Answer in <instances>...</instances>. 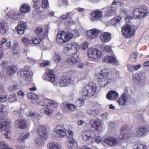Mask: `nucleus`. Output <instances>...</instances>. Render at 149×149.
<instances>
[{"label":"nucleus","instance_id":"nucleus-1","mask_svg":"<svg viewBox=\"0 0 149 149\" xmlns=\"http://www.w3.org/2000/svg\"><path fill=\"white\" fill-rule=\"evenodd\" d=\"M148 14V8L145 6H143L139 8H136L132 11L133 16L136 19H141L146 17Z\"/></svg>","mask_w":149,"mask_h":149},{"label":"nucleus","instance_id":"nucleus-2","mask_svg":"<svg viewBox=\"0 0 149 149\" xmlns=\"http://www.w3.org/2000/svg\"><path fill=\"white\" fill-rule=\"evenodd\" d=\"M97 86L93 82H89L86 85L82 92L85 96L91 97L94 95L97 91Z\"/></svg>","mask_w":149,"mask_h":149},{"label":"nucleus","instance_id":"nucleus-3","mask_svg":"<svg viewBox=\"0 0 149 149\" xmlns=\"http://www.w3.org/2000/svg\"><path fill=\"white\" fill-rule=\"evenodd\" d=\"M79 45L75 42H72L68 44L65 47V54L70 56L76 54L79 49Z\"/></svg>","mask_w":149,"mask_h":149},{"label":"nucleus","instance_id":"nucleus-4","mask_svg":"<svg viewBox=\"0 0 149 149\" xmlns=\"http://www.w3.org/2000/svg\"><path fill=\"white\" fill-rule=\"evenodd\" d=\"M122 35L126 38H130L135 35L134 30L132 29L131 25L127 24H125L121 30Z\"/></svg>","mask_w":149,"mask_h":149},{"label":"nucleus","instance_id":"nucleus-5","mask_svg":"<svg viewBox=\"0 0 149 149\" xmlns=\"http://www.w3.org/2000/svg\"><path fill=\"white\" fill-rule=\"evenodd\" d=\"M120 132V135L119 138L120 141L125 140H127L131 136V134L128 128V126L126 125H123L121 127Z\"/></svg>","mask_w":149,"mask_h":149},{"label":"nucleus","instance_id":"nucleus-6","mask_svg":"<svg viewBox=\"0 0 149 149\" xmlns=\"http://www.w3.org/2000/svg\"><path fill=\"white\" fill-rule=\"evenodd\" d=\"M102 55V53L101 51L93 48H89L88 51V57L93 59L100 58Z\"/></svg>","mask_w":149,"mask_h":149},{"label":"nucleus","instance_id":"nucleus-7","mask_svg":"<svg viewBox=\"0 0 149 149\" xmlns=\"http://www.w3.org/2000/svg\"><path fill=\"white\" fill-rule=\"evenodd\" d=\"M66 135L68 138L69 149H74L76 148L77 143L75 142L74 139L73 138V133L72 131L70 130L68 131Z\"/></svg>","mask_w":149,"mask_h":149},{"label":"nucleus","instance_id":"nucleus-8","mask_svg":"<svg viewBox=\"0 0 149 149\" xmlns=\"http://www.w3.org/2000/svg\"><path fill=\"white\" fill-rule=\"evenodd\" d=\"M49 26H46L44 30L42 27H37L35 30L36 34L38 37H40L41 38H46L48 36V33H49Z\"/></svg>","mask_w":149,"mask_h":149},{"label":"nucleus","instance_id":"nucleus-9","mask_svg":"<svg viewBox=\"0 0 149 149\" xmlns=\"http://www.w3.org/2000/svg\"><path fill=\"white\" fill-rule=\"evenodd\" d=\"M72 78L70 75L61 76L58 81V84L61 87L68 86L71 83Z\"/></svg>","mask_w":149,"mask_h":149},{"label":"nucleus","instance_id":"nucleus-10","mask_svg":"<svg viewBox=\"0 0 149 149\" xmlns=\"http://www.w3.org/2000/svg\"><path fill=\"white\" fill-rule=\"evenodd\" d=\"M98 79V82L101 87H104L108 84L112 82L114 80L113 77H111L110 78H106L97 77Z\"/></svg>","mask_w":149,"mask_h":149},{"label":"nucleus","instance_id":"nucleus-11","mask_svg":"<svg viewBox=\"0 0 149 149\" xmlns=\"http://www.w3.org/2000/svg\"><path fill=\"white\" fill-rule=\"evenodd\" d=\"M102 61L103 62L115 65H118L119 63L115 56H105L102 59Z\"/></svg>","mask_w":149,"mask_h":149},{"label":"nucleus","instance_id":"nucleus-12","mask_svg":"<svg viewBox=\"0 0 149 149\" xmlns=\"http://www.w3.org/2000/svg\"><path fill=\"white\" fill-rule=\"evenodd\" d=\"M127 91H124L123 94L117 100L118 104L121 106H125L128 100V96L127 95Z\"/></svg>","mask_w":149,"mask_h":149},{"label":"nucleus","instance_id":"nucleus-13","mask_svg":"<svg viewBox=\"0 0 149 149\" xmlns=\"http://www.w3.org/2000/svg\"><path fill=\"white\" fill-rule=\"evenodd\" d=\"M10 121L8 119H6L4 116H1L0 117V132L2 131L3 128L4 127V128L6 127L10 128ZM9 129H8L9 130Z\"/></svg>","mask_w":149,"mask_h":149},{"label":"nucleus","instance_id":"nucleus-14","mask_svg":"<svg viewBox=\"0 0 149 149\" xmlns=\"http://www.w3.org/2000/svg\"><path fill=\"white\" fill-rule=\"evenodd\" d=\"M43 79L48 81L54 82L55 80V77L54 72L52 70H49L46 74L43 75Z\"/></svg>","mask_w":149,"mask_h":149},{"label":"nucleus","instance_id":"nucleus-15","mask_svg":"<svg viewBox=\"0 0 149 149\" xmlns=\"http://www.w3.org/2000/svg\"><path fill=\"white\" fill-rule=\"evenodd\" d=\"M91 15V19L92 21L100 20L102 18L103 14L101 11L95 10L92 13Z\"/></svg>","mask_w":149,"mask_h":149},{"label":"nucleus","instance_id":"nucleus-16","mask_svg":"<svg viewBox=\"0 0 149 149\" xmlns=\"http://www.w3.org/2000/svg\"><path fill=\"white\" fill-rule=\"evenodd\" d=\"M57 35L60 38H63L67 41H68L70 39L73 38V35L71 33H67L63 31H61L59 32Z\"/></svg>","mask_w":149,"mask_h":149},{"label":"nucleus","instance_id":"nucleus-17","mask_svg":"<svg viewBox=\"0 0 149 149\" xmlns=\"http://www.w3.org/2000/svg\"><path fill=\"white\" fill-rule=\"evenodd\" d=\"M113 77L112 75L109 72V70L106 68L102 69L98 75L97 77L106 78H110L111 77Z\"/></svg>","mask_w":149,"mask_h":149},{"label":"nucleus","instance_id":"nucleus-18","mask_svg":"<svg viewBox=\"0 0 149 149\" xmlns=\"http://www.w3.org/2000/svg\"><path fill=\"white\" fill-rule=\"evenodd\" d=\"M38 132L40 136L43 139H46L47 138V131L43 125H40L38 128Z\"/></svg>","mask_w":149,"mask_h":149},{"label":"nucleus","instance_id":"nucleus-19","mask_svg":"<svg viewBox=\"0 0 149 149\" xmlns=\"http://www.w3.org/2000/svg\"><path fill=\"white\" fill-rule=\"evenodd\" d=\"M118 94L114 91H109L106 95L107 98L109 100H115L117 99Z\"/></svg>","mask_w":149,"mask_h":149},{"label":"nucleus","instance_id":"nucleus-20","mask_svg":"<svg viewBox=\"0 0 149 149\" xmlns=\"http://www.w3.org/2000/svg\"><path fill=\"white\" fill-rule=\"evenodd\" d=\"M100 38L102 42L104 43L108 42L111 39V35L108 32H103L101 35Z\"/></svg>","mask_w":149,"mask_h":149},{"label":"nucleus","instance_id":"nucleus-21","mask_svg":"<svg viewBox=\"0 0 149 149\" xmlns=\"http://www.w3.org/2000/svg\"><path fill=\"white\" fill-rule=\"evenodd\" d=\"M81 135L83 139L86 142L89 141L92 143L91 141L93 139V138L91 136V134L89 131H84L81 133Z\"/></svg>","mask_w":149,"mask_h":149},{"label":"nucleus","instance_id":"nucleus-22","mask_svg":"<svg viewBox=\"0 0 149 149\" xmlns=\"http://www.w3.org/2000/svg\"><path fill=\"white\" fill-rule=\"evenodd\" d=\"M15 126L17 128L20 129L26 128L27 126L26 120L19 119L15 121Z\"/></svg>","mask_w":149,"mask_h":149},{"label":"nucleus","instance_id":"nucleus-23","mask_svg":"<svg viewBox=\"0 0 149 149\" xmlns=\"http://www.w3.org/2000/svg\"><path fill=\"white\" fill-rule=\"evenodd\" d=\"M148 132L147 127L145 126H142L139 127L136 132V134L139 137H141L146 135V133Z\"/></svg>","mask_w":149,"mask_h":149},{"label":"nucleus","instance_id":"nucleus-24","mask_svg":"<svg viewBox=\"0 0 149 149\" xmlns=\"http://www.w3.org/2000/svg\"><path fill=\"white\" fill-rule=\"evenodd\" d=\"M26 23L23 21H21L19 22V24L17 27V32L19 34H22L26 28Z\"/></svg>","mask_w":149,"mask_h":149},{"label":"nucleus","instance_id":"nucleus-25","mask_svg":"<svg viewBox=\"0 0 149 149\" xmlns=\"http://www.w3.org/2000/svg\"><path fill=\"white\" fill-rule=\"evenodd\" d=\"M104 142L111 146H113L116 145L118 142L116 138L111 137L105 138L104 140Z\"/></svg>","mask_w":149,"mask_h":149},{"label":"nucleus","instance_id":"nucleus-26","mask_svg":"<svg viewBox=\"0 0 149 149\" xmlns=\"http://www.w3.org/2000/svg\"><path fill=\"white\" fill-rule=\"evenodd\" d=\"M19 74L24 78H28L30 75V72L29 69L25 68L20 69L18 72Z\"/></svg>","mask_w":149,"mask_h":149},{"label":"nucleus","instance_id":"nucleus-27","mask_svg":"<svg viewBox=\"0 0 149 149\" xmlns=\"http://www.w3.org/2000/svg\"><path fill=\"white\" fill-rule=\"evenodd\" d=\"M63 105L64 108H67L69 110L72 111H75L77 109L76 106L72 104L65 102L63 103Z\"/></svg>","mask_w":149,"mask_h":149},{"label":"nucleus","instance_id":"nucleus-28","mask_svg":"<svg viewBox=\"0 0 149 149\" xmlns=\"http://www.w3.org/2000/svg\"><path fill=\"white\" fill-rule=\"evenodd\" d=\"M99 33V31L95 29H93L87 31V37L91 39L95 37Z\"/></svg>","mask_w":149,"mask_h":149},{"label":"nucleus","instance_id":"nucleus-29","mask_svg":"<svg viewBox=\"0 0 149 149\" xmlns=\"http://www.w3.org/2000/svg\"><path fill=\"white\" fill-rule=\"evenodd\" d=\"M53 60L54 62L56 64L61 63L62 61V58L61 56L58 53L55 52L53 58Z\"/></svg>","mask_w":149,"mask_h":149},{"label":"nucleus","instance_id":"nucleus-30","mask_svg":"<svg viewBox=\"0 0 149 149\" xmlns=\"http://www.w3.org/2000/svg\"><path fill=\"white\" fill-rule=\"evenodd\" d=\"M30 7L28 4L24 3L23 4L20 8V10L24 13H28L30 11Z\"/></svg>","mask_w":149,"mask_h":149},{"label":"nucleus","instance_id":"nucleus-31","mask_svg":"<svg viewBox=\"0 0 149 149\" xmlns=\"http://www.w3.org/2000/svg\"><path fill=\"white\" fill-rule=\"evenodd\" d=\"M54 131L59 137L63 138L66 135V131L65 128L56 130Z\"/></svg>","mask_w":149,"mask_h":149},{"label":"nucleus","instance_id":"nucleus-32","mask_svg":"<svg viewBox=\"0 0 149 149\" xmlns=\"http://www.w3.org/2000/svg\"><path fill=\"white\" fill-rule=\"evenodd\" d=\"M17 68L13 65L9 66L7 69V72L9 75L13 74L16 72Z\"/></svg>","mask_w":149,"mask_h":149},{"label":"nucleus","instance_id":"nucleus-33","mask_svg":"<svg viewBox=\"0 0 149 149\" xmlns=\"http://www.w3.org/2000/svg\"><path fill=\"white\" fill-rule=\"evenodd\" d=\"M67 61L68 64L73 65L77 62V58L74 56H71L67 59Z\"/></svg>","mask_w":149,"mask_h":149},{"label":"nucleus","instance_id":"nucleus-34","mask_svg":"<svg viewBox=\"0 0 149 149\" xmlns=\"http://www.w3.org/2000/svg\"><path fill=\"white\" fill-rule=\"evenodd\" d=\"M91 126L95 128V129L97 130L100 126L101 125V122L98 120H91L90 121Z\"/></svg>","mask_w":149,"mask_h":149},{"label":"nucleus","instance_id":"nucleus-35","mask_svg":"<svg viewBox=\"0 0 149 149\" xmlns=\"http://www.w3.org/2000/svg\"><path fill=\"white\" fill-rule=\"evenodd\" d=\"M121 20V17L119 16H116L113 18L111 19V22L112 25L116 26L117 24H120Z\"/></svg>","mask_w":149,"mask_h":149},{"label":"nucleus","instance_id":"nucleus-36","mask_svg":"<svg viewBox=\"0 0 149 149\" xmlns=\"http://www.w3.org/2000/svg\"><path fill=\"white\" fill-rule=\"evenodd\" d=\"M101 49L105 52L109 53L111 51V47L109 45L103 44L100 45V47Z\"/></svg>","mask_w":149,"mask_h":149},{"label":"nucleus","instance_id":"nucleus-37","mask_svg":"<svg viewBox=\"0 0 149 149\" xmlns=\"http://www.w3.org/2000/svg\"><path fill=\"white\" fill-rule=\"evenodd\" d=\"M44 38H41L40 37H38V36H34L32 38L31 40V44H33L35 45L39 44Z\"/></svg>","mask_w":149,"mask_h":149},{"label":"nucleus","instance_id":"nucleus-38","mask_svg":"<svg viewBox=\"0 0 149 149\" xmlns=\"http://www.w3.org/2000/svg\"><path fill=\"white\" fill-rule=\"evenodd\" d=\"M115 11V9L111 6L108 7L106 11L105 15L107 16H111L112 15Z\"/></svg>","mask_w":149,"mask_h":149},{"label":"nucleus","instance_id":"nucleus-39","mask_svg":"<svg viewBox=\"0 0 149 149\" xmlns=\"http://www.w3.org/2000/svg\"><path fill=\"white\" fill-rule=\"evenodd\" d=\"M6 24V23L4 22L0 23V32L2 34H5L7 31Z\"/></svg>","mask_w":149,"mask_h":149},{"label":"nucleus","instance_id":"nucleus-40","mask_svg":"<svg viewBox=\"0 0 149 149\" xmlns=\"http://www.w3.org/2000/svg\"><path fill=\"white\" fill-rule=\"evenodd\" d=\"M29 135V134L28 132L26 133L25 134H21L18 139V141L19 143H20L22 142L25 139L28 138Z\"/></svg>","mask_w":149,"mask_h":149},{"label":"nucleus","instance_id":"nucleus-41","mask_svg":"<svg viewBox=\"0 0 149 149\" xmlns=\"http://www.w3.org/2000/svg\"><path fill=\"white\" fill-rule=\"evenodd\" d=\"M48 147L49 149H60V147L56 143H50L48 144Z\"/></svg>","mask_w":149,"mask_h":149},{"label":"nucleus","instance_id":"nucleus-42","mask_svg":"<svg viewBox=\"0 0 149 149\" xmlns=\"http://www.w3.org/2000/svg\"><path fill=\"white\" fill-rule=\"evenodd\" d=\"M42 7L45 9H47L49 8V3L48 0H42L41 2Z\"/></svg>","mask_w":149,"mask_h":149},{"label":"nucleus","instance_id":"nucleus-43","mask_svg":"<svg viewBox=\"0 0 149 149\" xmlns=\"http://www.w3.org/2000/svg\"><path fill=\"white\" fill-rule=\"evenodd\" d=\"M13 50L15 54H18L20 52L19 47L17 43L14 44L13 47Z\"/></svg>","mask_w":149,"mask_h":149},{"label":"nucleus","instance_id":"nucleus-44","mask_svg":"<svg viewBox=\"0 0 149 149\" xmlns=\"http://www.w3.org/2000/svg\"><path fill=\"white\" fill-rule=\"evenodd\" d=\"M132 79L134 82L138 81L139 83L141 82V79L138 74L135 73L132 76Z\"/></svg>","mask_w":149,"mask_h":149},{"label":"nucleus","instance_id":"nucleus-45","mask_svg":"<svg viewBox=\"0 0 149 149\" xmlns=\"http://www.w3.org/2000/svg\"><path fill=\"white\" fill-rule=\"evenodd\" d=\"M44 106L47 107H49L51 105H54L55 104V102L54 101L49 99L45 100L44 101Z\"/></svg>","mask_w":149,"mask_h":149},{"label":"nucleus","instance_id":"nucleus-46","mask_svg":"<svg viewBox=\"0 0 149 149\" xmlns=\"http://www.w3.org/2000/svg\"><path fill=\"white\" fill-rule=\"evenodd\" d=\"M147 148L146 146L138 143L135 145L133 149H146Z\"/></svg>","mask_w":149,"mask_h":149},{"label":"nucleus","instance_id":"nucleus-47","mask_svg":"<svg viewBox=\"0 0 149 149\" xmlns=\"http://www.w3.org/2000/svg\"><path fill=\"white\" fill-rule=\"evenodd\" d=\"M22 41L26 46H28L30 44H31V40H29L28 38L24 37L22 38Z\"/></svg>","mask_w":149,"mask_h":149},{"label":"nucleus","instance_id":"nucleus-48","mask_svg":"<svg viewBox=\"0 0 149 149\" xmlns=\"http://www.w3.org/2000/svg\"><path fill=\"white\" fill-rule=\"evenodd\" d=\"M84 101L83 99L79 98L75 101V104L77 106L81 107L84 104Z\"/></svg>","mask_w":149,"mask_h":149},{"label":"nucleus","instance_id":"nucleus-49","mask_svg":"<svg viewBox=\"0 0 149 149\" xmlns=\"http://www.w3.org/2000/svg\"><path fill=\"white\" fill-rule=\"evenodd\" d=\"M8 100L10 102L13 103L15 102L17 100L16 95L13 94L9 95L8 97Z\"/></svg>","mask_w":149,"mask_h":149},{"label":"nucleus","instance_id":"nucleus-50","mask_svg":"<svg viewBox=\"0 0 149 149\" xmlns=\"http://www.w3.org/2000/svg\"><path fill=\"white\" fill-rule=\"evenodd\" d=\"M100 104L97 102H95L94 103L92 108L94 110H96V113H97L98 114L99 113V111H97V110L100 109Z\"/></svg>","mask_w":149,"mask_h":149},{"label":"nucleus","instance_id":"nucleus-51","mask_svg":"<svg viewBox=\"0 0 149 149\" xmlns=\"http://www.w3.org/2000/svg\"><path fill=\"white\" fill-rule=\"evenodd\" d=\"M8 17L10 18H12L14 19H17L19 17V15L15 13H8L7 14Z\"/></svg>","mask_w":149,"mask_h":149},{"label":"nucleus","instance_id":"nucleus-52","mask_svg":"<svg viewBox=\"0 0 149 149\" xmlns=\"http://www.w3.org/2000/svg\"><path fill=\"white\" fill-rule=\"evenodd\" d=\"M137 54V53L134 52L131 55L130 60L131 61L135 62L136 61Z\"/></svg>","mask_w":149,"mask_h":149},{"label":"nucleus","instance_id":"nucleus-53","mask_svg":"<svg viewBox=\"0 0 149 149\" xmlns=\"http://www.w3.org/2000/svg\"><path fill=\"white\" fill-rule=\"evenodd\" d=\"M72 14L71 12L67 13L66 15H62L61 16V17L63 19L65 20L68 17L70 20L72 19V16L71 14Z\"/></svg>","mask_w":149,"mask_h":149},{"label":"nucleus","instance_id":"nucleus-54","mask_svg":"<svg viewBox=\"0 0 149 149\" xmlns=\"http://www.w3.org/2000/svg\"><path fill=\"white\" fill-rule=\"evenodd\" d=\"M36 95L33 92L28 93L26 97L28 99L34 100L36 98Z\"/></svg>","mask_w":149,"mask_h":149},{"label":"nucleus","instance_id":"nucleus-55","mask_svg":"<svg viewBox=\"0 0 149 149\" xmlns=\"http://www.w3.org/2000/svg\"><path fill=\"white\" fill-rule=\"evenodd\" d=\"M56 40L57 42L59 44L65 43L68 41L65 40L63 39V38H60V36H58V35L56 36Z\"/></svg>","mask_w":149,"mask_h":149},{"label":"nucleus","instance_id":"nucleus-56","mask_svg":"<svg viewBox=\"0 0 149 149\" xmlns=\"http://www.w3.org/2000/svg\"><path fill=\"white\" fill-rule=\"evenodd\" d=\"M0 149H12L8 147V146L3 141L0 142Z\"/></svg>","mask_w":149,"mask_h":149},{"label":"nucleus","instance_id":"nucleus-57","mask_svg":"<svg viewBox=\"0 0 149 149\" xmlns=\"http://www.w3.org/2000/svg\"><path fill=\"white\" fill-rule=\"evenodd\" d=\"M45 139H43L42 138L40 137L39 138L36 139L35 140V142L37 144L41 145L43 143V140Z\"/></svg>","mask_w":149,"mask_h":149},{"label":"nucleus","instance_id":"nucleus-58","mask_svg":"<svg viewBox=\"0 0 149 149\" xmlns=\"http://www.w3.org/2000/svg\"><path fill=\"white\" fill-rule=\"evenodd\" d=\"M87 113L89 115H92L94 116H95L97 114L96 113V110H94L93 109H89L87 110Z\"/></svg>","mask_w":149,"mask_h":149},{"label":"nucleus","instance_id":"nucleus-59","mask_svg":"<svg viewBox=\"0 0 149 149\" xmlns=\"http://www.w3.org/2000/svg\"><path fill=\"white\" fill-rule=\"evenodd\" d=\"M7 40L6 38H3L1 41H0V49L3 50L2 47L3 44L6 43L7 42Z\"/></svg>","mask_w":149,"mask_h":149},{"label":"nucleus","instance_id":"nucleus-60","mask_svg":"<svg viewBox=\"0 0 149 149\" xmlns=\"http://www.w3.org/2000/svg\"><path fill=\"white\" fill-rule=\"evenodd\" d=\"M88 42H85L84 43H82L81 44V48L84 50L88 48Z\"/></svg>","mask_w":149,"mask_h":149},{"label":"nucleus","instance_id":"nucleus-61","mask_svg":"<svg viewBox=\"0 0 149 149\" xmlns=\"http://www.w3.org/2000/svg\"><path fill=\"white\" fill-rule=\"evenodd\" d=\"M40 4V2L39 1H35L34 2L33 6V7L35 9H37L39 7V6Z\"/></svg>","mask_w":149,"mask_h":149},{"label":"nucleus","instance_id":"nucleus-62","mask_svg":"<svg viewBox=\"0 0 149 149\" xmlns=\"http://www.w3.org/2000/svg\"><path fill=\"white\" fill-rule=\"evenodd\" d=\"M7 100V96L6 95H0V102H4Z\"/></svg>","mask_w":149,"mask_h":149},{"label":"nucleus","instance_id":"nucleus-63","mask_svg":"<svg viewBox=\"0 0 149 149\" xmlns=\"http://www.w3.org/2000/svg\"><path fill=\"white\" fill-rule=\"evenodd\" d=\"M49 63L48 61H44L41 63L40 65V66L41 67H44L48 65H49Z\"/></svg>","mask_w":149,"mask_h":149},{"label":"nucleus","instance_id":"nucleus-64","mask_svg":"<svg viewBox=\"0 0 149 149\" xmlns=\"http://www.w3.org/2000/svg\"><path fill=\"white\" fill-rule=\"evenodd\" d=\"M112 4L122 6L123 5V3L121 1H116L115 0H114L112 2Z\"/></svg>","mask_w":149,"mask_h":149}]
</instances>
